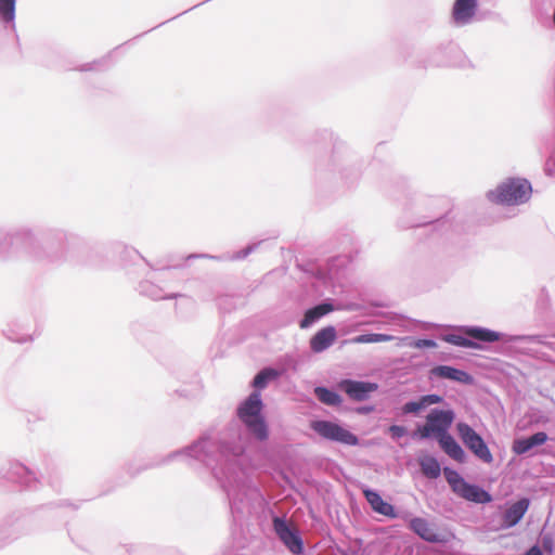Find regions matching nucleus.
Instances as JSON below:
<instances>
[{
  "mask_svg": "<svg viewBox=\"0 0 555 555\" xmlns=\"http://www.w3.org/2000/svg\"><path fill=\"white\" fill-rule=\"evenodd\" d=\"M263 242L264 241L248 243L242 249H240L231 255H228V256H212V255L205 254V253H192V254L181 257V260H183L184 262H188V261L194 260V259H215V260L228 259V260H232V261L244 260L250 254H253Z\"/></svg>",
  "mask_w": 555,
  "mask_h": 555,
  "instance_id": "a878e982",
  "label": "nucleus"
},
{
  "mask_svg": "<svg viewBox=\"0 0 555 555\" xmlns=\"http://www.w3.org/2000/svg\"><path fill=\"white\" fill-rule=\"evenodd\" d=\"M2 477L25 488H31L38 482L35 472L18 461L9 462Z\"/></svg>",
  "mask_w": 555,
  "mask_h": 555,
  "instance_id": "4be33fe9",
  "label": "nucleus"
},
{
  "mask_svg": "<svg viewBox=\"0 0 555 555\" xmlns=\"http://www.w3.org/2000/svg\"><path fill=\"white\" fill-rule=\"evenodd\" d=\"M224 469L228 480H220L219 487L225 493L232 524L242 529L250 516L268 513L271 529L291 554H301L305 541L298 529L286 515H279L270 507L260 488L253 480L260 463L254 455V447L238 435L235 451L232 452Z\"/></svg>",
  "mask_w": 555,
  "mask_h": 555,
  "instance_id": "f257e3e1",
  "label": "nucleus"
},
{
  "mask_svg": "<svg viewBox=\"0 0 555 555\" xmlns=\"http://www.w3.org/2000/svg\"><path fill=\"white\" fill-rule=\"evenodd\" d=\"M430 66L455 65L459 67H473L470 61L454 43H440L435 48L434 55L427 60Z\"/></svg>",
  "mask_w": 555,
  "mask_h": 555,
  "instance_id": "2eb2a0df",
  "label": "nucleus"
},
{
  "mask_svg": "<svg viewBox=\"0 0 555 555\" xmlns=\"http://www.w3.org/2000/svg\"><path fill=\"white\" fill-rule=\"evenodd\" d=\"M417 461L427 477L437 479L441 476V464L434 454L422 452Z\"/></svg>",
  "mask_w": 555,
  "mask_h": 555,
  "instance_id": "f704fd0d",
  "label": "nucleus"
},
{
  "mask_svg": "<svg viewBox=\"0 0 555 555\" xmlns=\"http://www.w3.org/2000/svg\"><path fill=\"white\" fill-rule=\"evenodd\" d=\"M83 238L68 230L48 228L40 232L34 261L42 264H61L72 258L83 247Z\"/></svg>",
  "mask_w": 555,
  "mask_h": 555,
  "instance_id": "423d86ee",
  "label": "nucleus"
},
{
  "mask_svg": "<svg viewBox=\"0 0 555 555\" xmlns=\"http://www.w3.org/2000/svg\"><path fill=\"white\" fill-rule=\"evenodd\" d=\"M456 413L450 403L444 402L443 405L431 408L426 415V423L436 433L437 439L447 436L450 433Z\"/></svg>",
  "mask_w": 555,
  "mask_h": 555,
  "instance_id": "f3484780",
  "label": "nucleus"
},
{
  "mask_svg": "<svg viewBox=\"0 0 555 555\" xmlns=\"http://www.w3.org/2000/svg\"><path fill=\"white\" fill-rule=\"evenodd\" d=\"M235 440L215 439L208 434H202L190 444L173 450L162 456L158 461H153L143 465H134L133 462H126L121 470L116 474L113 480L108 481L107 488L103 489L100 495H107L118 488L128 485L129 480L135 478L141 473L165 466L172 461L180 460L193 467L201 465L206 468L210 475L219 483L220 480H228L224 475L227 464L229 465L230 456L235 451Z\"/></svg>",
  "mask_w": 555,
  "mask_h": 555,
  "instance_id": "f03ea898",
  "label": "nucleus"
},
{
  "mask_svg": "<svg viewBox=\"0 0 555 555\" xmlns=\"http://www.w3.org/2000/svg\"><path fill=\"white\" fill-rule=\"evenodd\" d=\"M292 555H312V553L306 551V545L304 546V552L301 554H292Z\"/></svg>",
  "mask_w": 555,
  "mask_h": 555,
  "instance_id": "864d4df0",
  "label": "nucleus"
},
{
  "mask_svg": "<svg viewBox=\"0 0 555 555\" xmlns=\"http://www.w3.org/2000/svg\"><path fill=\"white\" fill-rule=\"evenodd\" d=\"M16 1L17 0H0V25L5 30L16 33Z\"/></svg>",
  "mask_w": 555,
  "mask_h": 555,
  "instance_id": "2f4dec72",
  "label": "nucleus"
},
{
  "mask_svg": "<svg viewBox=\"0 0 555 555\" xmlns=\"http://www.w3.org/2000/svg\"><path fill=\"white\" fill-rule=\"evenodd\" d=\"M137 291L140 295L149 297L152 300L189 298L185 294L179 292L165 294L160 286L150 280L140 281L137 286Z\"/></svg>",
  "mask_w": 555,
  "mask_h": 555,
  "instance_id": "cd10ccee",
  "label": "nucleus"
},
{
  "mask_svg": "<svg viewBox=\"0 0 555 555\" xmlns=\"http://www.w3.org/2000/svg\"><path fill=\"white\" fill-rule=\"evenodd\" d=\"M155 27H151V29H147V33H151V30H154Z\"/></svg>",
  "mask_w": 555,
  "mask_h": 555,
  "instance_id": "052dcab7",
  "label": "nucleus"
},
{
  "mask_svg": "<svg viewBox=\"0 0 555 555\" xmlns=\"http://www.w3.org/2000/svg\"><path fill=\"white\" fill-rule=\"evenodd\" d=\"M404 340L406 341L405 343L406 346H409L411 348H415V349H421V350L435 349L438 347L437 341L434 338L427 337V336H424V337L408 336L404 338Z\"/></svg>",
  "mask_w": 555,
  "mask_h": 555,
  "instance_id": "58836bf2",
  "label": "nucleus"
},
{
  "mask_svg": "<svg viewBox=\"0 0 555 555\" xmlns=\"http://www.w3.org/2000/svg\"><path fill=\"white\" fill-rule=\"evenodd\" d=\"M261 456L267 459L269 456V451L267 449L261 450Z\"/></svg>",
  "mask_w": 555,
  "mask_h": 555,
  "instance_id": "603ef678",
  "label": "nucleus"
},
{
  "mask_svg": "<svg viewBox=\"0 0 555 555\" xmlns=\"http://www.w3.org/2000/svg\"><path fill=\"white\" fill-rule=\"evenodd\" d=\"M446 399L442 395L439 393H425L420 395L414 399L408 400L401 405V412L404 415L413 414L421 415L424 411H426L429 406L436 404H444Z\"/></svg>",
  "mask_w": 555,
  "mask_h": 555,
  "instance_id": "5701e85b",
  "label": "nucleus"
},
{
  "mask_svg": "<svg viewBox=\"0 0 555 555\" xmlns=\"http://www.w3.org/2000/svg\"><path fill=\"white\" fill-rule=\"evenodd\" d=\"M444 477L454 494L460 492L464 481H466V479L456 469L450 466L444 467Z\"/></svg>",
  "mask_w": 555,
  "mask_h": 555,
  "instance_id": "e433bc0d",
  "label": "nucleus"
},
{
  "mask_svg": "<svg viewBox=\"0 0 555 555\" xmlns=\"http://www.w3.org/2000/svg\"><path fill=\"white\" fill-rule=\"evenodd\" d=\"M328 143L332 145V152L327 170L337 171L346 184L353 185L361 177L364 160L328 129L317 130L308 142L309 150L314 153L324 149Z\"/></svg>",
  "mask_w": 555,
  "mask_h": 555,
  "instance_id": "39448f33",
  "label": "nucleus"
},
{
  "mask_svg": "<svg viewBox=\"0 0 555 555\" xmlns=\"http://www.w3.org/2000/svg\"><path fill=\"white\" fill-rule=\"evenodd\" d=\"M313 393L321 403L327 406L337 408L344 402L343 396L337 390L324 385L315 386Z\"/></svg>",
  "mask_w": 555,
  "mask_h": 555,
  "instance_id": "473e14b6",
  "label": "nucleus"
},
{
  "mask_svg": "<svg viewBox=\"0 0 555 555\" xmlns=\"http://www.w3.org/2000/svg\"><path fill=\"white\" fill-rule=\"evenodd\" d=\"M457 435L464 446L482 463L491 464L493 454L483 439L476 429L466 422H459L456 425Z\"/></svg>",
  "mask_w": 555,
  "mask_h": 555,
  "instance_id": "ddd939ff",
  "label": "nucleus"
},
{
  "mask_svg": "<svg viewBox=\"0 0 555 555\" xmlns=\"http://www.w3.org/2000/svg\"><path fill=\"white\" fill-rule=\"evenodd\" d=\"M524 555H544V553L541 546L538 543H534L525 551Z\"/></svg>",
  "mask_w": 555,
  "mask_h": 555,
  "instance_id": "49530a36",
  "label": "nucleus"
},
{
  "mask_svg": "<svg viewBox=\"0 0 555 555\" xmlns=\"http://www.w3.org/2000/svg\"><path fill=\"white\" fill-rule=\"evenodd\" d=\"M351 261L352 258L349 255H335L325 261L309 263L307 272L324 286H331L332 293L336 295L343 292L344 285L340 279Z\"/></svg>",
  "mask_w": 555,
  "mask_h": 555,
  "instance_id": "1a4fd4ad",
  "label": "nucleus"
},
{
  "mask_svg": "<svg viewBox=\"0 0 555 555\" xmlns=\"http://www.w3.org/2000/svg\"><path fill=\"white\" fill-rule=\"evenodd\" d=\"M14 244L15 242L9 231L0 236V258L2 260H10L14 258Z\"/></svg>",
  "mask_w": 555,
  "mask_h": 555,
  "instance_id": "4c0bfd02",
  "label": "nucleus"
},
{
  "mask_svg": "<svg viewBox=\"0 0 555 555\" xmlns=\"http://www.w3.org/2000/svg\"><path fill=\"white\" fill-rule=\"evenodd\" d=\"M9 232L15 244L21 245L26 254L34 260V250L37 248L39 241L35 231L29 227H20Z\"/></svg>",
  "mask_w": 555,
  "mask_h": 555,
  "instance_id": "c85d7f7f",
  "label": "nucleus"
},
{
  "mask_svg": "<svg viewBox=\"0 0 555 555\" xmlns=\"http://www.w3.org/2000/svg\"><path fill=\"white\" fill-rule=\"evenodd\" d=\"M375 410V406L372 404L361 405L357 408V412L361 415H367Z\"/></svg>",
  "mask_w": 555,
  "mask_h": 555,
  "instance_id": "de8ad7c7",
  "label": "nucleus"
},
{
  "mask_svg": "<svg viewBox=\"0 0 555 555\" xmlns=\"http://www.w3.org/2000/svg\"><path fill=\"white\" fill-rule=\"evenodd\" d=\"M146 33H147V31H145V34H146ZM143 35H144V33H143V34H139V35H138V36H135L134 38L142 37Z\"/></svg>",
  "mask_w": 555,
  "mask_h": 555,
  "instance_id": "13d9d810",
  "label": "nucleus"
},
{
  "mask_svg": "<svg viewBox=\"0 0 555 555\" xmlns=\"http://www.w3.org/2000/svg\"><path fill=\"white\" fill-rule=\"evenodd\" d=\"M404 521L410 531L428 543L447 545L456 538L454 532L449 529L438 531L435 525L429 524L426 518L421 516H413L409 513L408 520Z\"/></svg>",
  "mask_w": 555,
  "mask_h": 555,
  "instance_id": "f8f14e48",
  "label": "nucleus"
},
{
  "mask_svg": "<svg viewBox=\"0 0 555 555\" xmlns=\"http://www.w3.org/2000/svg\"><path fill=\"white\" fill-rule=\"evenodd\" d=\"M337 339V331L334 325H326L318 330L309 340V347L314 353H322L331 348Z\"/></svg>",
  "mask_w": 555,
  "mask_h": 555,
  "instance_id": "393cba45",
  "label": "nucleus"
},
{
  "mask_svg": "<svg viewBox=\"0 0 555 555\" xmlns=\"http://www.w3.org/2000/svg\"><path fill=\"white\" fill-rule=\"evenodd\" d=\"M439 447L441 450L452 460L456 461L460 464H466L468 461V455L464 448L460 444V442L454 438L452 434H448L439 439H437Z\"/></svg>",
  "mask_w": 555,
  "mask_h": 555,
  "instance_id": "7c9ffc66",
  "label": "nucleus"
},
{
  "mask_svg": "<svg viewBox=\"0 0 555 555\" xmlns=\"http://www.w3.org/2000/svg\"><path fill=\"white\" fill-rule=\"evenodd\" d=\"M317 169H318V170H322V164H321V163H318V164H317Z\"/></svg>",
  "mask_w": 555,
  "mask_h": 555,
  "instance_id": "6e6d98bb",
  "label": "nucleus"
},
{
  "mask_svg": "<svg viewBox=\"0 0 555 555\" xmlns=\"http://www.w3.org/2000/svg\"><path fill=\"white\" fill-rule=\"evenodd\" d=\"M16 535H13V533L8 532L4 527L0 528V547L3 546L5 541L15 539Z\"/></svg>",
  "mask_w": 555,
  "mask_h": 555,
  "instance_id": "a18cd8bd",
  "label": "nucleus"
},
{
  "mask_svg": "<svg viewBox=\"0 0 555 555\" xmlns=\"http://www.w3.org/2000/svg\"><path fill=\"white\" fill-rule=\"evenodd\" d=\"M398 191L404 197L403 211L411 220H400V227L403 229H430L431 235L435 233L444 234L451 228V209L443 212H437L435 209L442 203L443 198L430 197L415 192H411L408 181L403 178L397 182Z\"/></svg>",
  "mask_w": 555,
  "mask_h": 555,
  "instance_id": "20e7f679",
  "label": "nucleus"
},
{
  "mask_svg": "<svg viewBox=\"0 0 555 555\" xmlns=\"http://www.w3.org/2000/svg\"><path fill=\"white\" fill-rule=\"evenodd\" d=\"M177 393H178L180 397L189 398V392H188V390H185V389H179V390H177Z\"/></svg>",
  "mask_w": 555,
  "mask_h": 555,
  "instance_id": "8fccbe9b",
  "label": "nucleus"
},
{
  "mask_svg": "<svg viewBox=\"0 0 555 555\" xmlns=\"http://www.w3.org/2000/svg\"><path fill=\"white\" fill-rule=\"evenodd\" d=\"M108 248L109 251L118 255L120 263L126 270H129L131 266H137L140 262H144L152 270L162 272L185 267V262L183 260L182 262H175L173 260H170V263L168 264L154 267V264H152L145 257H143L134 247L128 246L121 242H113L109 244ZM127 273L130 274V271H127Z\"/></svg>",
  "mask_w": 555,
  "mask_h": 555,
  "instance_id": "9b49d317",
  "label": "nucleus"
},
{
  "mask_svg": "<svg viewBox=\"0 0 555 555\" xmlns=\"http://www.w3.org/2000/svg\"><path fill=\"white\" fill-rule=\"evenodd\" d=\"M311 429L321 438L347 447H358L361 439L339 420H317L311 422Z\"/></svg>",
  "mask_w": 555,
  "mask_h": 555,
  "instance_id": "9d476101",
  "label": "nucleus"
},
{
  "mask_svg": "<svg viewBox=\"0 0 555 555\" xmlns=\"http://www.w3.org/2000/svg\"><path fill=\"white\" fill-rule=\"evenodd\" d=\"M547 297H548V294H547L546 289L542 288L541 294H540V301H542L544 298L547 299Z\"/></svg>",
  "mask_w": 555,
  "mask_h": 555,
  "instance_id": "3c124183",
  "label": "nucleus"
},
{
  "mask_svg": "<svg viewBox=\"0 0 555 555\" xmlns=\"http://www.w3.org/2000/svg\"><path fill=\"white\" fill-rule=\"evenodd\" d=\"M411 438L417 441H425L429 439H434L437 441V435L430 428V425L428 423L417 424L415 430L411 433Z\"/></svg>",
  "mask_w": 555,
  "mask_h": 555,
  "instance_id": "ea45409f",
  "label": "nucleus"
},
{
  "mask_svg": "<svg viewBox=\"0 0 555 555\" xmlns=\"http://www.w3.org/2000/svg\"><path fill=\"white\" fill-rule=\"evenodd\" d=\"M479 8V0H454L451 9V22L455 27L470 24Z\"/></svg>",
  "mask_w": 555,
  "mask_h": 555,
  "instance_id": "412c9836",
  "label": "nucleus"
},
{
  "mask_svg": "<svg viewBox=\"0 0 555 555\" xmlns=\"http://www.w3.org/2000/svg\"><path fill=\"white\" fill-rule=\"evenodd\" d=\"M530 505L531 499L527 495L518 496L517 500H507L499 508L498 530H508L520 524Z\"/></svg>",
  "mask_w": 555,
  "mask_h": 555,
  "instance_id": "4468645a",
  "label": "nucleus"
},
{
  "mask_svg": "<svg viewBox=\"0 0 555 555\" xmlns=\"http://www.w3.org/2000/svg\"><path fill=\"white\" fill-rule=\"evenodd\" d=\"M336 309L334 299L325 298L304 310L302 317L298 320V326L301 330H308Z\"/></svg>",
  "mask_w": 555,
  "mask_h": 555,
  "instance_id": "aec40b11",
  "label": "nucleus"
},
{
  "mask_svg": "<svg viewBox=\"0 0 555 555\" xmlns=\"http://www.w3.org/2000/svg\"><path fill=\"white\" fill-rule=\"evenodd\" d=\"M393 338L392 335L387 333L365 332L345 340L343 344H376L391 341Z\"/></svg>",
  "mask_w": 555,
  "mask_h": 555,
  "instance_id": "c9c22d12",
  "label": "nucleus"
},
{
  "mask_svg": "<svg viewBox=\"0 0 555 555\" xmlns=\"http://www.w3.org/2000/svg\"><path fill=\"white\" fill-rule=\"evenodd\" d=\"M540 541L542 543L543 548L548 555H554L555 553V538L552 532H545L542 530L540 532Z\"/></svg>",
  "mask_w": 555,
  "mask_h": 555,
  "instance_id": "79ce46f5",
  "label": "nucleus"
},
{
  "mask_svg": "<svg viewBox=\"0 0 555 555\" xmlns=\"http://www.w3.org/2000/svg\"><path fill=\"white\" fill-rule=\"evenodd\" d=\"M155 27H151V29H147V33H151V30H154Z\"/></svg>",
  "mask_w": 555,
  "mask_h": 555,
  "instance_id": "680f3d73",
  "label": "nucleus"
},
{
  "mask_svg": "<svg viewBox=\"0 0 555 555\" xmlns=\"http://www.w3.org/2000/svg\"><path fill=\"white\" fill-rule=\"evenodd\" d=\"M533 189L529 179L507 177L495 189L489 190L486 197L489 202L501 206H519L528 203Z\"/></svg>",
  "mask_w": 555,
  "mask_h": 555,
  "instance_id": "6e6552de",
  "label": "nucleus"
},
{
  "mask_svg": "<svg viewBox=\"0 0 555 555\" xmlns=\"http://www.w3.org/2000/svg\"><path fill=\"white\" fill-rule=\"evenodd\" d=\"M456 495L475 504L485 505L493 501V495L490 491L486 490L483 486L467 480L464 481L463 487Z\"/></svg>",
  "mask_w": 555,
  "mask_h": 555,
  "instance_id": "bb28decb",
  "label": "nucleus"
},
{
  "mask_svg": "<svg viewBox=\"0 0 555 555\" xmlns=\"http://www.w3.org/2000/svg\"><path fill=\"white\" fill-rule=\"evenodd\" d=\"M175 310L178 312V304H175Z\"/></svg>",
  "mask_w": 555,
  "mask_h": 555,
  "instance_id": "bf43d9fd",
  "label": "nucleus"
},
{
  "mask_svg": "<svg viewBox=\"0 0 555 555\" xmlns=\"http://www.w3.org/2000/svg\"><path fill=\"white\" fill-rule=\"evenodd\" d=\"M109 57V54L98 60H93L92 62L83 63L75 68L74 70L78 72H95L99 69V67L104 64V62Z\"/></svg>",
  "mask_w": 555,
  "mask_h": 555,
  "instance_id": "37998d69",
  "label": "nucleus"
},
{
  "mask_svg": "<svg viewBox=\"0 0 555 555\" xmlns=\"http://www.w3.org/2000/svg\"><path fill=\"white\" fill-rule=\"evenodd\" d=\"M427 378L431 383L450 380L466 386L475 384V377L468 371L449 364H433Z\"/></svg>",
  "mask_w": 555,
  "mask_h": 555,
  "instance_id": "dca6fc26",
  "label": "nucleus"
},
{
  "mask_svg": "<svg viewBox=\"0 0 555 555\" xmlns=\"http://www.w3.org/2000/svg\"><path fill=\"white\" fill-rule=\"evenodd\" d=\"M548 440V435L543 431H537L533 435L526 437H517L512 442V452L516 455L522 456L530 453L534 448L542 447Z\"/></svg>",
  "mask_w": 555,
  "mask_h": 555,
  "instance_id": "b1692460",
  "label": "nucleus"
},
{
  "mask_svg": "<svg viewBox=\"0 0 555 555\" xmlns=\"http://www.w3.org/2000/svg\"><path fill=\"white\" fill-rule=\"evenodd\" d=\"M185 286L188 289L193 291L203 301L212 300L219 295V292L216 289V283L212 280L190 279L186 280Z\"/></svg>",
  "mask_w": 555,
  "mask_h": 555,
  "instance_id": "c756f323",
  "label": "nucleus"
},
{
  "mask_svg": "<svg viewBox=\"0 0 555 555\" xmlns=\"http://www.w3.org/2000/svg\"><path fill=\"white\" fill-rule=\"evenodd\" d=\"M361 490L363 496L374 513L383 515L389 519L408 520L409 513H404L402 515L392 503L386 501L382 496L378 490L373 489L366 485H364Z\"/></svg>",
  "mask_w": 555,
  "mask_h": 555,
  "instance_id": "a211bd4d",
  "label": "nucleus"
},
{
  "mask_svg": "<svg viewBox=\"0 0 555 555\" xmlns=\"http://www.w3.org/2000/svg\"><path fill=\"white\" fill-rule=\"evenodd\" d=\"M82 502L83 501L73 502L69 500H57L42 505L41 508L48 513H52L60 519H64L67 509L75 512L80 508Z\"/></svg>",
  "mask_w": 555,
  "mask_h": 555,
  "instance_id": "72a5a7b5",
  "label": "nucleus"
},
{
  "mask_svg": "<svg viewBox=\"0 0 555 555\" xmlns=\"http://www.w3.org/2000/svg\"><path fill=\"white\" fill-rule=\"evenodd\" d=\"M279 363L282 365L281 369H286V372L288 370H294L296 371L297 370V361L294 359L293 356H289V354H284Z\"/></svg>",
  "mask_w": 555,
  "mask_h": 555,
  "instance_id": "c03bdc74",
  "label": "nucleus"
},
{
  "mask_svg": "<svg viewBox=\"0 0 555 555\" xmlns=\"http://www.w3.org/2000/svg\"><path fill=\"white\" fill-rule=\"evenodd\" d=\"M455 328L463 334H443L440 339L464 349L488 351L494 343L511 344L520 340L518 336H512L481 325H459Z\"/></svg>",
  "mask_w": 555,
  "mask_h": 555,
  "instance_id": "0eeeda50",
  "label": "nucleus"
},
{
  "mask_svg": "<svg viewBox=\"0 0 555 555\" xmlns=\"http://www.w3.org/2000/svg\"><path fill=\"white\" fill-rule=\"evenodd\" d=\"M339 388L348 398L354 401H365L378 389V384L371 380L343 378Z\"/></svg>",
  "mask_w": 555,
  "mask_h": 555,
  "instance_id": "6ab92c4d",
  "label": "nucleus"
},
{
  "mask_svg": "<svg viewBox=\"0 0 555 555\" xmlns=\"http://www.w3.org/2000/svg\"><path fill=\"white\" fill-rule=\"evenodd\" d=\"M284 478H285V480H286L287 482H291V481H292V480L289 479V477H287L286 475L284 476Z\"/></svg>",
  "mask_w": 555,
  "mask_h": 555,
  "instance_id": "4d7b16f0",
  "label": "nucleus"
},
{
  "mask_svg": "<svg viewBox=\"0 0 555 555\" xmlns=\"http://www.w3.org/2000/svg\"><path fill=\"white\" fill-rule=\"evenodd\" d=\"M385 434L388 435L391 440L399 441L405 436L411 437V433L409 431L408 427L404 425L399 424H391L385 429Z\"/></svg>",
  "mask_w": 555,
  "mask_h": 555,
  "instance_id": "a19ab883",
  "label": "nucleus"
},
{
  "mask_svg": "<svg viewBox=\"0 0 555 555\" xmlns=\"http://www.w3.org/2000/svg\"><path fill=\"white\" fill-rule=\"evenodd\" d=\"M180 15H181V14H178V15H177V17H178V16H180ZM175 18H176V16H175ZM172 20H173V17H172ZM170 21H171V18H170ZM168 22H169V20H168ZM166 23H167V21H166ZM164 24H165V22L159 23L156 27L163 26Z\"/></svg>",
  "mask_w": 555,
  "mask_h": 555,
  "instance_id": "5fc2aeb1",
  "label": "nucleus"
},
{
  "mask_svg": "<svg viewBox=\"0 0 555 555\" xmlns=\"http://www.w3.org/2000/svg\"><path fill=\"white\" fill-rule=\"evenodd\" d=\"M10 340H13V341H17L20 344H23V343H26V341H29L31 340L33 338L30 336H23V337H11L9 336L8 337Z\"/></svg>",
  "mask_w": 555,
  "mask_h": 555,
  "instance_id": "09e8293b",
  "label": "nucleus"
},
{
  "mask_svg": "<svg viewBox=\"0 0 555 555\" xmlns=\"http://www.w3.org/2000/svg\"><path fill=\"white\" fill-rule=\"evenodd\" d=\"M285 375L286 369H276L271 365L259 370L250 382V393L240 402L236 409V415L244 430L258 442H267L270 437V426L263 411L261 392L272 382H278Z\"/></svg>",
  "mask_w": 555,
  "mask_h": 555,
  "instance_id": "7ed1b4c3",
  "label": "nucleus"
}]
</instances>
